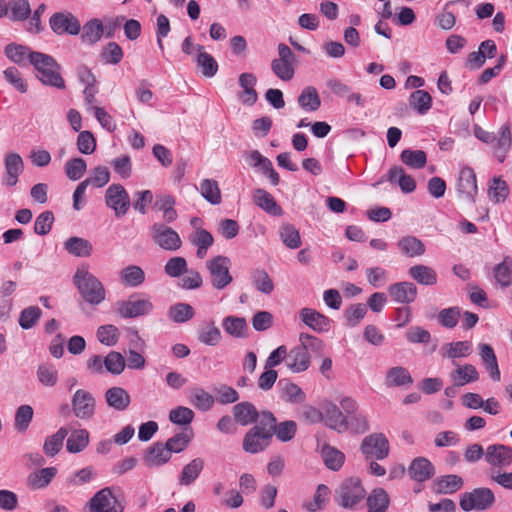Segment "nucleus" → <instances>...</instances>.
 Returning a JSON list of instances; mask_svg holds the SVG:
<instances>
[{
    "instance_id": "9",
    "label": "nucleus",
    "mask_w": 512,
    "mask_h": 512,
    "mask_svg": "<svg viewBox=\"0 0 512 512\" xmlns=\"http://www.w3.org/2000/svg\"><path fill=\"white\" fill-rule=\"evenodd\" d=\"M71 406L75 417L89 420L95 414L96 400L89 391L78 389L72 396Z\"/></svg>"
},
{
    "instance_id": "21",
    "label": "nucleus",
    "mask_w": 512,
    "mask_h": 512,
    "mask_svg": "<svg viewBox=\"0 0 512 512\" xmlns=\"http://www.w3.org/2000/svg\"><path fill=\"white\" fill-rule=\"evenodd\" d=\"M170 459L171 455L162 442L153 443L143 455V463L149 468L163 466Z\"/></svg>"
},
{
    "instance_id": "63",
    "label": "nucleus",
    "mask_w": 512,
    "mask_h": 512,
    "mask_svg": "<svg viewBox=\"0 0 512 512\" xmlns=\"http://www.w3.org/2000/svg\"><path fill=\"white\" fill-rule=\"evenodd\" d=\"M37 378L46 387H53L58 381V371L52 364H41L37 369Z\"/></svg>"
},
{
    "instance_id": "38",
    "label": "nucleus",
    "mask_w": 512,
    "mask_h": 512,
    "mask_svg": "<svg viewBox=\"0 0 512 512\" xmlns=\"http://www.w3.org/2000/svg\"><path fill=\"white\" fill-rule=\"evenodd\" d=\"M119 276L121 283L126 287H138L145 281V272L137 265H129L121 269Z\"/></svg>"
},
{
    "instance_id": "64",
    "label": "nucleus",
    "mask_w": 512,
    "mask_h": 512,
    "mask_svg": "<svg viewBox=\"0 0 512 512\" xmlns=\"http://www.w3.org/2000/svg\"><path fill=\"white\" fill-rule=\"evenodd\" d=\"M125 365V359L119 352L111 351L104 358V366L106 371L113 375L121 374L125 369Z\"/></svg>"
},
{
    "instance_id": "44",
    "label": "nucleus",
    "mask_w": 512,
    "mask_h": 512,
    "mask_svg": "<svg viewBox=\"0 0 512 512\" xmlns=\"http://www.w3.org/2000/svg\"><path fill=\"white\" fill-rule=\"evenodd\" d=\"M69 431L66 427H61L56 433L48 436L43 444V451L49 457H54L62 449L63 441Z\"/></svg>"
},
{
    "instance_id": "10",
    "label": "nucleus",
    "mask_w": 512,
    "mask_h": 512,
    "mask_svg": "<svg viewBox=\"0 0 512 512\" xmlns=\"http://www.w3.org/2000/svg\"><path fill=\"white\" fill-rule=\"evenodd\" d=\"M90 512H123L124 507L118 502L110 487H105L90 499Z\"/></svg>"
},
{
    "instance_id": "46",
    "label": "nucleus",
    "mask_w": 512,
    "mask_h": 512,
    "mask_svg": "<svg viewBox=\"0 0 512 512\" xmlns=\"http://www.w3.org/2000/svg\"><path fill=\"white\" fill-rule=\"evenodd\" d=\"M34 53L37 52L21 44L10 43L5 47L6 57L19 65L23 64L26 60L31 63V55Z\"/></svg>"
},
{
    "instance_id": "51",
    "label": "nucleus",
    "mask_w": 512,
    "mask_h": 512,
    "mask_svg": "<svg viewBox=\"0 0 512 512\" xmlns=\"http://www.w3.org/2000/svg\"><path fill=\"white\" fill-rule=\"evenodd\" d=\"M298 104L306 111H316L321 105V100L315 87L308 86L298 96Z\"/></svg>"
},
{
    "instance_id": "32",
    "label": "nucleus",
    "mask_w": 512,
    "mask_h": 512,
    "mask_svg": "<svg viewBox=\"0 0 512 512\" xmlns=\"http://www.w3.org/2000/svg\"><path fill=\"white\" fill-rule=\"evenodd\" d=\"M408 273L413 280L421 285L433 286L437 283V273L429 266L417 264L411 266Z\"/></svg>"
},
{
    "instance_id": "41",
    "label": "nucleus",
    "mask_w": 512,
    "mask_h": 512,
    "mask_svg": "<svg viewBox=\"0 0 512 512\" xmlns=\"http://www.w3.org/2000/svg\"><path fill=\"white\" fill-rule=\"evenodd\" d=\"M397 246L401 252L408 257H418L425 253L424 243L415 236L402 237Z\"/></svg>"
},
{
    "instance_id": "33",
    "label": "nucleus",
    "mask_w": 512,
    "mask_h": 512,
    "mask_svg": "<svg viewBox=\"0 0 512 512\" xmlns=\"http://www.w3.org/2000/svg\"><path fill=\"white\" fill-rule=\"evenodd\" d=\"M413 378L407 368L395 366L390 368L385 376V384L387 387H398L411 385Z\"/></svg>"
},
{
    "instance_id": "14",
    "label": "nucleus",
    "mask_w": 512,
    "mask_h": 512,
    "mask_svg": "<svg viewBox=\"0 0 512 512\" xmlns=\"http://www.w3.org/2000/svg\"><path fill=\"white\" fill-rule=\"evenodd\" d=\"M271 439L270 434L260 431L259 428H251L244 436L242 447L245 452L256 454L264 451Z\"/></svg>"
},
{
    "instance_id": "27",
    "label": "nucleus",
    "mask_w": 512,
    "mask_h": 512,
    "mask_svg": "<svg viewBox=\"0 0 512 512\" xmlns=\"http://www.w3.org/2000/svg\"><path fill=\"white\" fill-rule=\"evenodd\" d=\"M105 400L114 410L125 411L130 405L131 397L124 388L111 387L105 392Z\"/></svg>"
},
{
    "instance_id": "60",
    "label": "nucleus",
    "mask_w": 512,
    "mask_h": 512,
    "mask_svg": "<svg viewBox=\"0 0 512 512\" xmlns=\"http://www.w3.org/2000/svg\"><path fill=\"white\" fill-rule=\"evenodd\" d=\"M96 336L101 344L111 347L117 344L120 332L116 326L107 324L98 327Z\"/></svg>"
},
{
    "instance_id": "12",
    "label": "nucleus",
    "mask_w": 512,
    "mask_h": 512,
    "mask_svg": "<svg viewBox=\"0 0 512 512\" xmlns=\"http://www.w3.org/2000/svg\"><path fill=\"white\" fill-rule=\"evenodd\" d=\"M49 24L52 31L58 35H77L81 30L79 20L70 12H56L50 19Z\"/></svg>"
},
{
    "instance_id": "2",
    "label": "nucleus",
    "mask_w": 512,
    "mask_h": 512,
    "mask_svg": "<svg viewBox=\"0 0 512 512\" xmlns=\"http://www.w3.org/2000/svg\"><path fill=\"white\" fill-rule=\"evenodd\" d=\"M31 64L42 84L58 89L65 88V81L60 74L61 66L52 56L42 52L34 53L31 55Z\"/></svg>"
},
{
    "instance_id": "39",
    "label": "nucleus",
    "mask_w": 512,
    "mask_h": 512,
    "mask_svg": "<svg viewBox=\"0 0 512 512\" xmlns=\"http://www.w3.org/2000/svg\"><path fill=\"white\" fill-rule=\"evenodd\" d=\"M472 350V343L470 341L446 343L441 349L442 356L449 359L468 357L472 353Z\"/></svg>"
},
{
    "instance_id": "45",
    "label": "nucleus",
    "mask_w": 512,
    "mask_h": 512,
    "mask_svg": "<svg viewBox=\"0 0 512 512\" xmlns=\"http://www.w3.org/2000/svg\"><path fill=\"white\" fill-rule=\"evenodd\" d=\"M196 62L205 77H213L218 71V64L212 55L204 51V46L197 45Z\"/></svg>"
},
{
    "instance_id": "50",
    "label": "nucleus",
    "mask_w": 512,
    "mask_h": 512,
    "mask_svg": "<svg viewBox=\"0 0 512 512\" xmlns=\"http://www.w3.org/2000/svg\"><path fill=\"white\" fill-rule=\"evenodd\" d=\"M278 387L281 389V397L287 402L301 403L305 400V394L301 388L286 379H281Z\"/></svg>"
},
{
    "instance_id": "15",
    "label": "nucleus",
    "mask_w": 512,
    "mask_h": 512,
    "mask_svg": "<svg viewBox=\"0 0 512 512\" xmlns=\"http://www.w3.org/2000/svg\"><path fill=\"white\" fill-rule=\"evenodd\" d=\"M486 462L494 467H508L512 463V448L503 444H492L485 451Z\"/></svg>"
},
{
    "instance_id": "25",
    "label": "nucleus",
    "mask_w": 512,
    "mask_h": 512,
    "mask_svg": "<svg viewBox=\"0 0 512 512\" xmlns=\"http://www.w3.org/2000/svg\"><path fill=\"white\" fill-rule=\"evenodd\" d=\"M232 412L235 421L241 426H247L255 423L259 418L258 410L251 402L248 401L234 405Z\"/></svg>"
},
{
    "instance_id": "35",
    "label": "nucleus",
    "mask_w": 512,
    "mask_h": 512,
    "mask_svg": "<svg viewBox=\"0 0 512 512\" xmlns=\"http://www.w3.org/2000/svg\"><path fill=\"white\" fill-rule=\"evenodd\" d=\"M204 468V460L202 458H194L188 464H186L180 475L179 484L181 486H190L200 475Z\"/></svg>"
},
{
    "instance_id": "24",
    "label": "nucleus",
    "mask_w": 512,
    "mask_h": 512,
    "mask_svg": "<svg viewBox=\"0 0 512 512\" xmlns=\"http://www.w3.org/2000/svg\"><path fill=\"white\" fill-rule=\"evenodd\" d=\"M512 146V133L509 123L503 124L496 137V144L494 145L495 156L499 163H503L506 159L508 152Z\"/></svg>"
},
{
    "instance_id": "16",
    "label": "nucleus",
    "mask_w": 512,
    "mask_h": 512,
    "mask_svg": "<svg viewBox=\"0 0 512 512\" xmlns=\"http://www.w3.org/2000/svg\"><path fill=\"white\" fill-rule=\"evenodd\" d=\"M457 191L467 200L472 203L475 202V196L478 192V188L476 183V174L472 168L464 167L461 169L457 183Z\"/></svg>"
},
{
    "instance_id": "28",
    "label": "nucleus",
    "mask_w": 512,
    "mask_h": 512,
    "mask_svg": "<svg viewBox=\"0 0 512 512\" xmlns=\"http://www.w3.org/2000/svg\"><path fill=\"white\" fill-rule=\"evenodd\" d=\"M367 512H387L390 496L384 488H374L366 499Z\"/></svg>"
},
{
    "instance_id": "40",
    "label": "nucleus",
    "mask_w": 512,
    "mask_h": 512,
    "mask_svg": "<svg viewBox=\"0 0 512 512\" xmlns=\"http://www.w3.org/2000/svg\"><path fill=\"white\" fill-rule=\"evenodd\" d=\"M57 469L55 467L42 468L41 470L31 473L27 478V485L31 489H41L49 485L55 477Z\"/></svg>"
},
{
    "instance_id": "52",
    "label": "nucleus",
    "mask_w": 512,
    "mask_h": 512,
    "mask_svg": "<svg viewBox=\"0 0 512 512\" xmlns=\"http://www.w3.org/2000/svg\"><path fill=\"white\" fill-rule=\"evenodd\" d=\"M400 159L412 169H421L427 164V155L423 150L404 149L400 154Z\"/></svg>"
},
{
    "instance_id": "6",
    "label": "nucleus",
    "mask_w": 512,
    "mask_h": 512,
    "mask_svg": "<svg viewBox=\"0 0 512 512\" xmlns=\"http://www.w3.org/2000/svg\"><path fill=\"white\" fill-rule=\"evenodd\" d=\"M152 241L166 251H177L182 246L179 234L165 223H154L150 227Z\"/></svg>"
},
{
    "instance_id": "54",
    "label": "nucleus",
    "mask_w": 512,
    "mask_h": 512,
    "mask_svg": "<svg viewBox=\"0 0 512 512\" xmlns=\"http://www.w3.org/2000/svg\"><path fill=\"white\" fill-rule=\"evenodd\" d=\"M34 415V410L30 405L24 404L17 408L14 416V428L20 433L25 432Z\"/></svg>"
},
{
    "instance_id": "48",
    "label": "nucleus",
    "mask_w": 512,
    "mask_h": 512,
    "mask_svg": "<svg viewBox=\"0 0 512 512\" xmlns=\"http://www.w3.org/2000/svg\"><path fill=\"white\" fill-rule=\"evenodd\" d=\"M194 315V308L188 303L179 302L171 305L168 309V317L174 323H185L191 320Z\"/></svg>"
},
{
    "instance_id": "57",
    "label": "nucleus",
    "mask_w": 512,
    "mask_h": 512,
    "mask_svg": "<svg viewBox=\"0 0 512 512\" xmlns=\"http://www.w3.org/2000/svg\"><path fill=\"white\" fill-rule=\"evenodd\" d=\"M252 283L255 289L264 294H271L274 290V284L264 269H255L251 275Z\"/></svg>"
},
{
    "instance_id": "3",
    "label": "nucleus",
    "mask_w": 512,
    "mask_h": 512,
    "mask_svg": "<svg viewBox=\"0 0 512 512\" xmlns=\"http://www.w3.org/2000/svg\"><path fill=\"white\" fill-rule=\"evenodd\" d=\"M365 494L358 478H348L335 490V503L344 509L353 510L364 499Z\"/></svg>"
},
{
    "instance_id": "4",
    "label": "nucleus",
    "mask_w": 512,
    "mask_h": 512,
    "mask_svg": "<svg viewBox=\"0 0 512 512\" xmlns=\"http://www.w3.org/2000/svg\"><path fill=\"white\" fill-rule=\"evenodd\" d=\"M495 495L490 488L478 487L461 495L459 506L465 511L483 512L491 509L495 504Z\"/></svg>"
},
{
    "instance_id": "26",
    "label": "nucleus",
    "mask_w": 512,
    "mask_h": 512,
    "mask_svg": "<svg viewBox=\"0 0 512 512\" xmlns=\"http://www.w3.org/2000/svg\"><path fill=\"white\" fill-rule=\"evenodd\" d=\"M256 82L257 78L253 73L245 72L239 76V85L243 89L239 94V98L243 104L252 106L256 103L258 99V94L254 89Z\"/></svg>"
},
{
    "instance_id": "59",
    "label": "nucleus",
    "mask_w": 512,
    "mask_h": 512,
    "mask_svg": "<svg viewBox=\"0 0 512 512\" xmlns=\"http://www.w3.org/2000/svg\"><path fill=\"white\" fill-rule=\"evenodd\" d=\"M190 402L196 409L206 412L212 408L214 404V398L204 389L195 388L192 390Z\"/></svg>"
},
{
    "instance_id": "20",
    "label": "nucleus",
    "mask_w": 512,
    "mask_h": 512,
    "mask_svg": "<svg viewBox=\"0 0 512 512\" xmlns=\"http://www.w3.org/2000/svg\"><path fill=\"white\" fill-rule=\"evenodd\" d=\"M4 166L6 170L4 183L9 187H13L17 184L18 177L24 170V161L18 153L10 152L5 155Z\"/></svg>"
},
{
    "instance_id": "43",
    "label": "nucleus",
    "mask_w": 512,
    "mask_h": 512,
    "mask_svg": "<svg viewBox=\"0 0 512 512\" xmlns=\"http://www.w3.org/2000/svg\"><path fill=\"white\" fill-rule=\"evenodd\" d=\"M104 34V26L102 22L94 18L84 24L81 39L84 43L96 44Z\"/></svg>"
},
{
    "instance_id": "34",
    "label": "nucleus",
    "mask_w": 512,
    "mask_h": 512,
    "mask_svg": "<svg viewBox=\"0 0 512 512\" xmlns=\"http://www.w3.org/2000/svg\"><path fill=\"white\" fill-rule=\"evenodd\" d=\"M224 331L234 338H245L248 325L244 317L226 316L222 320Z\"/></svg>"
},
{
    "instance_id": "7",
    "label": "nucleus",
    "mask_w": 512,
    "mask_h": 512,
    "mask_svg": "<svg viewBox=\"0 0 512 512\" xmlns=\"http://www.w3.org/2000/svg\"><path fill=\"white\" fill-rule=\"evenodd\" d=\"M360 450L367 460H383L389 455L390 445L383 433H372L363 438Z\"/></svg>"
},
{
    "instance_id": "19",
    "label": "nucleus",
    "mask_w": 512,
    "mask_h": 512,
    "mask_svg": "<svg viewBox=\"0 0 512 512\" xmlns=\"http://www.w3.org/2000/svg\"><path fill=\"white\" fill-rule=\"evenodd\" d=\"M408 475L416 482H425L435 475L433 463L425 457L415 458L408 467Z\"/></svg>"
},
{
    "instance_id": "22",
    "label": "nucleus",
    "mask_w": 512,
    "mask_h": 512,
    "mask_svg": "<svg viewBox=\"0 0 512 512\" xmlns=\"http://www.w3.org/2000/svg\"><path fill=\"white\" fill-rule=\"evenodd\" d=\"M449 378L456 386H464L466 384L479 380V372L472 364H455V369L449 373Z\"/></svg>"
},
{
    "instance_id": "42",
    "label": "nucleus",
    "mask_w": 512,
    "mask_h": 512,
    "mask_svg": "<svg viewBox=\"0 0 512 512\" xmlns=\"http://www.w3.org/2000/svg\"><path fill=\"white\" fill-rule=\"evenodd\" d=\"M496 282L503 288L512 285V258L504 257L503 261L497 264L493 269Z\"/></svg>"
},
{
    "instance_id": "58",
    "label": "nucleus",
    "mask_w": 512,
    "mask_h": 512,
    "mask_svg": "<svg viewBox=\"0 0 512 512\" xmlns=\"http://www.w3.org/2000/svg\"><path fill=\"white\" fill-rule=\"evenodd\" d=\"M432 104L430 94L425 90H416L410 95V106L419 114H425L429 111Z\"/></svg>"
},
{
    "instance_id": "29",
    "label": "nucleus",
    "mask_w": 512,
    "mask_h": 512,
    "mask_svg": "<svg viewBox=\"0 0 512 512\" xmlns=\"http://www.w3.org/2000/svg\"><path fill=\"white\" fill-rule=\"evenodd\" d=\"M463 479L455 474L438 477L433 484L436 494H453L463 487Z\"/></svg>"
},
{
    "instance_id": "37",
    "label": "nucleus",
    "mask_w": 512,
    "mask_h": 512,
    "mask_svg": "<svg viewBox=\"0 0 512 512\" xmlns=\"http://www.w3.org/2000/svg\"><path fill=\"white\" fill-rule=\"evenodd\" d=\"M254 203L271 215H280L281 208L274 197L264 189L257 188L253 192Z\"/></svg>"
},
{
    "instance_id": "56",
    "label": "nucleus",
    "mask_w": 512,
    "mask_h": 512,
    "mask_svg": "<svg viewBox=\"0 0 512 512\" xmlns=\"http://www.w3.org/2000/svg\"><path fill=\"white\" fill-rule=\"evenodd\" d=\"M300 346L304 348L306 353H313L316 356H322L325 349V343L320 338L307 334L301 333L299 335Z\"/></svg>"
},
{
    "instance_id": "1",
    "label": "nucleus",
    "mask_w": 512,
    "mask_h": 512,
    "mask_svg": "<svg viewBox=\"0 0 512 512\" xmlns=\"http://www.w3.org/2000/svg\"><path fill=\"white\" fill-rule=\"evenodd\" d=\"M73 283L77 287L82 298L91 305H99L104 301L106 291L101 281L89 272L87 266L77 268Z\"/></svg>"
},
{
    "instance_id": "61",
    "label": "nucleus",
    "mask_w": 512,
    "mask_h": 512,
    "mask_svg": "<svg viewBox=\"0 0 512 512\" xmlns=\"http://www.w3.org/2000/svg\"><path fill=\"white\" fill-rule=\"evenodd\" d=\"M330 495V489L325 484H319L316 488L313 501L306 504V509L310 512H316L325 507Z\"/></svg>"
},
{
    "instance_id": "49",
    "label": "nucleus",
    "mask_w": 512,
    "mask_h": 512,
    "mask_svg": "<svg viewBox=\"0 0 512 512\" xmlns=\"http://www.w3.org/2000/svg\"><path fill=\"white\" fill-rule=\"evenodd\" d=\"M321 456L327 468L333 471H338L345 461L344 453L330 445H324L322 447Z\"/></svg>"
},
{
    "instance_id": "47",
    "label": "nucleus",
    "mask_w": 512,
    "mask_h": 512,
    "mask_svg": "<svg viewBox=\"0 0 512 512\" xmlns=\"http://www.w3.org/2000/svg\"><path fill=\"white\" fill-rule=\"evenodd\" d=\"M89 444V432L86 429H75L69 435L66 448L70 453H79Z\"/></svg>"
},
{
    "instance_id": "55",
    "label": "nucleus",
    "mask_w": 512,
    "mask_h": 512,
    "mask_svg": "<svg viewBox=\"0 0 512 512\" xmlns=\"http://www.w3.org/2000/svg\"><path fill=\"white\" fill-rule=\"evenodd\" d=\"M200 193L212 205H217L221 202V192L218 183L213 179H204L200 183Z\"/></svg>"
},
{
    "instance_id": "13",
    "label": "nucleus",
    "mask_w": 512,
    "mask_h": 512,
    "mask_svg": "<svg viewBox=\"0 0 512 512\" xmlns=\"http://www.w3.org/2000/svg\"><path fill=\"white\" fill-rule=\"evenodd\" d=\"M323 421L326 426L338 433L349 429L348 416L336 404L331 402L323 405Z\"/></svg>"
},
{
    "instance_id": "62",
    "label": "nucleus",
    "mask_w": 512,
    "mask_h": 512,
    "mask_svg": "<svg viewBox=\"0 0 512 512\" xmlns=\"http://www.w3.org/2000/svg\"><path fill=\"white\" fill-rule=\"evenodd\" d=\"M187 269V261L184 257L181 256L170 258L164 266V272L171 278L181 277L184 275Z\"/></svg>"
},
{
    "instance_id": "53",
    "label": "nucleus",
    "mask_w": 512,
    "mask_h": 512,
    "mask_svg": "<svg viewBox=\"0 0 512 512\" xmlns=\"http://www.w3.org/2000/svg\"><path fill=\"white\" fill-rule=\"evenodd\" d=\"M198 340L208 346H216L222 339L220 329L215 325L214 322H210L208 325L202 327L198 331Z\"/></svg>"
},
{
    "instance_id": "23",
    "label": "nucleus",
    "mask_w": 512,
    "mask_h": 512,
    "mask_svg": "<svg viewBox=\"0 0 512 512\" xmlns=\"http://www.w3.org/2000/svg\"><path fill=\"white\" fill-rule=\"evenodd\" d=\"M286 366L294 373L306 371L310 366V355L299 344L287 352Z\"/></svg>"
},
{
    "instance_id": "11",
    "label": "nucleus",
    "mask_w": 512,
    "mask_h": 512,
    "mask_svg": "<svg viewBox=\"0 0 512 512\" xmlns=\"http://www.w3.org/2000/svg\"><path fill=\"white\" fill-rule=\"evenodd\" d=\"M154 308L149 299H135L131 296L128 300L117 302V314L124 318H136L149 314Z\"/></svg>"
},
{
    "instance_id": "36",
    "label": "nucleus",
    "mask_w": 512,
    "mask_h": 512,
    "mask_svg": "<svg viewBox=\"0 0 512 512\" xmlns=\"http://www.w3.org/2000/svg\"><path fill=\"white\" fill-rule=\"evenodd\" d=\"M63 245L65 250L75 257H89L93 250L90 241L77 236L68 238Z\"/></svg>"
},
{
    "instance_id": "17",
    "label": "nucleus",
    "mask_w": 512,
    "mask_h": 512,
    "mask_svg": "<svg viewBox=\"0 0 512 512\" xmlns=\"http://www.w3.org/2000/svg\"><path fill=\"white\" fill-rule=\"evenodd\" d=\"M301 321L315 332H327L330 329L331 320L324 314L312 308H302L299 312Z\"/></svg>"
},
{
    "instance_id": "5",
    "label": "nucleus",
    "mask_w": 512,
    "mask_h": 512,
    "mask_svg": "<svg viewBox=\"0 0 512 512\" xmlns=\"http://www.w3.org/2000/svg\"><path fill=\"white\" fill-rule=\"evenodd\" d=\"M230 264V259L221 255H218L206 262V268L209 271L210 281L213 288L223 290L233 281V278L229 273Z\"/></svg>"
},
{
    "instance_id": "31",
    "label": "nucleus",
    "mask_w": 512,
    "mask_h": 512,
    "mask_svg": "<svg viewBox=\"0 0 512 512\" xmlns=\"http://www.w3.org/2000/svg\"><path fill=\"white\" fill-rule=\"evenodd\" d=\"M479 348V355L481 357V360L483 364L485 365L487 371L489 372L490 377L494 381L500 380V370L498 367L497 358L495 355V352L491 345L481 343L478 346Z\"/></svg>"
},
{
    "instance_id": "18",
    "label": "nucleus",
    "mask_w": 512,
    "mask_h": 512,
    "mask_svg": "<svg viewBox=\"0 0 512 512\" xmlns=\"http://www.w3.org/2000/svg\"><path fill=\"white\" fill-rule=\"evenodd\" d=\"M388 293L391 299L399 304H410L417 297V287L414 283L403 281L389 286Z\"/></svg>"
},
{
    "instance_id": "8",
    "label": "nucleus",
    "mask_w": 512,
    "mask_h": 512,
    "mask_svg": "<svg viewBox=\"0 0 512 512\" xmlns=\"http://www.w3.org/2000/svg\"><path fill=\"white\" fill-rule=\"evenodd\" d=\"M105 204L114 211L115 217L121 218L128 212L131 202L128 192L121 184H112L105 192Z\"/></svg>"
},
{
    "instance_id": "30",
    "label": "nucleus",
    "mask_w": 512,
    "mask_h": 512,
    "mask_svg": "<svg viewBox=\"0 0 512 512\" xmlns=\"http://www.w3.org/2000/svg\"><path fill=\"white\" fill-rule=\"evenodd\" d=\"M387 180L391 183H398L404 193H411L416 189L414 178L406 174L404 169L400 166H393L389 169Z\"/></svg>"
}]
</instances>
